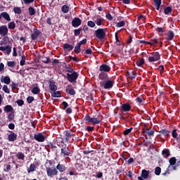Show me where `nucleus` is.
<instances>
[{
  "instance_id": "obj_4",
  "label": "nucleus",
  "mask_w": 180,
  "mask_h": 180,
  "mask_svg": "<svg viewBox=\"0 0 180 180\" xmlns=\"http://www.w3.org/2000/svg\"><path fill=\"white\" fill-rule=\"evenodd\" d=\"M94 36H96V39H98V40H103V39L106 37V28H98L95 31Z\"/></svg>"
},
{
  "instance_id": "obj_47",
  "label": "nucleus",
  "mask_w": 180,
  "mask_h": 180,
  "mask_svg": "<svg viewBox=\"0 0 180 180\" xmlns=\"http://www.w3.org/2000/svg\"><path fill=\"white\" fill-rule=\"evenodd\" d=\"M7 65H8V67H10V68H13L16 67V62H15L14 60L8 61Z\"/></svg>"
},
{
  "instance_id": "obj_5",
  "label": "nucleus",
  "mask_w": 180,
  "mask_h": 180,
  "mask_svg": "<svg viewBox=\"0 0 180 180\" xmlns=\"http://www.w3.org/2000/svg\"><path fill=\"white\" fill-rule=\"evenodd\" d=\"M115 82L112 80L107 79L105 81H102L100 82V86L101 88H103V89H110L111 88H113V84Z\"/></svg>"
},
{
  "instance_id": "obj_55",
  "label": "nucleus",
  "mask_w": 180,
  "mask_h": 180,
  "mask_svg": "<svg viewBox=\"0 0 180 180\" xmlns=\"http://www.w3.org/2000/svg\"><path fill=\"white\" fill-rule=\"evenodd\" d=\"M115 40H116V44L117 46H120V44H122V42L119 39V35L117 34V32H115Z\"/></svg>"
},
{
  "instance_id": "obj_19",
  "label": "nucleus",
  "mask_w": 180,
  "mask_h": 180,
  "mask_svg": "<svg viewBox=\"0 0 180 180\" xmlns=\"http://www.w3.org/2000/svg\"><path fill=\"white\" fill-rule=\"evenodd\" d=\"M0 46H1V47H6V46H10L9 37H4L1 41H0Z\"/></svg>"
},
{
  "instance_id": "obj_6",
  "label": "nucleus",
  "mask_w": 180,
  "mask_h": 180,
  "mask_svg": "<svg viewBox=\"0 0 180 180\" xmlns=\"http://www.w3.org/2000/svg\"><path fill=\"white\" fill-rule=\"evenodd\" d=\"M78 77H79V75L77 72H72L71 74L68 73L66 78L69 82H77V79H78Z\"/></svg>"
},
{
  "instance_id": "obj_22",
  "label": "nucleus",
  "mask_w": 180,
  "mask_h": 180,
  "mask_svg": "<svg viewBox=\"0 0 180 180\" xmlns=\"http://www.w3.org/2000/svg\"><path fill=\"white\" fill-rule=\"evenodd\" d=\"M1 82H3L4 84H6V85H9L11 84V77L9 76H2L1 77Z\"/></svg>"
},
{
  "instance_id": "obj_46",
  "label": "nucleus",
  "mask_w": 180,
  "mask_h": 180,
  "mask_svg": "<svg viewBox=\"0 0 180 180\" xmlns=\"http://www.w3.org/2000/svg\"><path fill=\"white\" fill-rule=\"evenodd\" d=\"M75 53H76V54H79V53H81V45L78 43L75 47Z\"/></svg>"
},
{
  "instance_id": "obj_61",
  "label": "nucleus",
  "mask_w": 180,
  "mask_h": 180,
  "mask_svg": "<svg viewBox=\"0 0 180 180\" xmlns=\"http://www.w3.org/2000/svg\"><path fill=\"white\" fill-rule=\"evenodd\" d=\"M2 89L6 94H11V91H9V89L8 88L7 85H4Z\"/></svg>"
},
{
  "instance_id": "obj_34",
  "label": "nucleus",
  "mask_w": 180,
  "mask_h": 180,
  "mask_svg": "<svg viewBox=\"0 0 180 180\" xmlns=\"http://www.w3.org/2000/svg\"><path fill=\"white\" fill-rule=\"evenodd\" d=\"M153 2H154V6H155L157 11H160L162 0H153Z\"/></svg>"
},
{
  "instance_id": "obj_24",
  "label": "nucleus",
  "mask_w": 180,
  "mask_h": 180,
  "mask_svg": "<svg viewBox=\"0 0 180 180\" xmlns=\"http://www.w3.org/2000/svg\"><path fill=\"white\" fill-rule=\"evenodd\" d=\"M63 50H67V51H72L74 50V46L70 44H64L63 46Z\"/></svg>"
},
{
  "instance_id": "obj_27",
  "label": "nucleus",
  "mask_w": 180,
  "mask_h": 180,
  "mask_svg": "<svg viewBox=\"0 0 180 180\" xmlns=\"http://www.w3.org/2000/svg\"><path fill=\"white\" fill-rule=\"evenodd\" d=\"M162 155H163L164 158H168L171 155V153L169 152V149L165 148L162 151Z\"/></svg>"
},
{
  "instance_id": "obj_38",
  "label": "nucleus",
  "mask_w": 180,
  "mask_h": 180,
  "mask_svg": "<svg viewBox=\"0 0 180 180\" xmlns=\"http://www.w3.org/2000/svg\"><path fill=\"white\" fill-rule=\"evenodd\" d=\"M154 130H150L148 128L143 130V134H147L148 136H154Z\"/></svg>"
},
{
  "instance_id": "obj_16",
  "label": "nucleus",
  "mask_w": 180,
  "mask_h": 180,
  "mask_svg": "<svg viewBox=\"0 0 180 180\" xmlns=\"http://www.w3.org/2000/svg\"><path fill=\"white\" fill-rule=\"evenodd\" d=\"M81 23H82V20H81L79 18H75L72 20V26L73 27H78L79 26H81Z\"/></svg>"
},
{
  "instance_id": "obj_33",
  "label": "nucleus",
  "mask_w": 180,
  "mask_h": 180,
  "mask_svg": "<svg viewBox=\"0 0 180 180\" xmlns=\"http://www.w3.org/2000/svg\"><path fill=\"white\" fill-rule=\"evenodd\" d=\"M92 49L91 48H89L86 50H82V54L83 56H86V55H89V56H91V54H92Z\"/></svg>"
},
{
  "instance_id": "obj_51",
  "label": "nucleus",
  "mask_w": 180,
  "mask_h": 180,
  "mask_svg": "<svg viewBox=\"0 0 180 180\" xmlns=\"http://www.w3.org/2000/svg\"><path fill=\"white\" fill-rule=\"evenodd\" d=\"M53 98H61V93L60 91H53L52 94Z\"/></svg>"
},
{
  "instance_id": "obj_8",
  "label": "nucleus",
  "mask_w": 180,
  "mask_h": 180,
  "mask_svg": "<svg viewBox=\"0 0 180 180\" xmlns=\"http://www.w3.org/2000/svg\"><path fill=\"white\" fill-rule=\"evenodd\" d=\"M34 139L36 140V141H38L39 143H43L47 139V136L43 135L41 133L35 134L34 135Z\"/></svg>"
},
{
  "instance_id": "obj_1",
  "label": "nucleus",
  "mask_w": 180,
  "mask_h": 180,
  "mask_svg": "<svg viewBox=\"0 0 180 180\" xmlns=\"http://www.w3.org/2000/svg\"><path fill=\"white\" fill-rule=\"evenodd\" d=\"M51 165H53L51 160H47L45 167L48 176H54L58 174V170L56 167H51Z\"/></svg>"
},
{
  "instance_id": "obj_56",
  "label": "nucleus",
  "mask_w": 180,
  "mask_h": 180,
  "mask_svg": "<svg viewBox=\"0 0 180 180\" xmlns=\"http://www.w3.org/2000/svg\"><path fill=\"white\" fill-rule=\"evenodd\" d=\"M16 26L18 27V29H21L22 25H23V22L20 21V20H15Z\"/></svg>"
},
{
  "instance_id": "obj_39",
  "label": "nucleus",
  "mask_w": 180,
  "mask_h": 180,
  "mask_svg": "<svg viewBox=\"0 0 180 180\" xmlns=\"http://www.w3.org/2000/svg\"><path fill=\"white\" fill-rule=\"evenodd\" d=\"M32 94H34V95H37L38 94H40V88L39 86H34L31 90Z\"/></svg>"
},
{
  "instance_id": "obj_48",
  "label": "nucleus",
  "mask_w": 180,
  "mask_h": 180,
  "mask_svg": "<svg viewBox=\"0 0 180 180\" xmlns=\"http://www.w3.org/2000/svg\"><path fill=\"white\" fill-rule=\"evenodd\" d=\"M148 44H149L150 46H155V44H158V39H151L150 41H148Z\"/></svg>"
},
{
  "instance_id": "obj_10",
  "label": "nucleus",
  "mask_w": 180,
  "mask_h": 180,
  "mask_svg": "<svg viewBox=\"0 0 180 180\" xmlns=\"http://www.w3.org/2000/svg\"><path fill=\"white\" fill-rule=\"evenodd\" d=\"M153 56H150L148 58L149 63H154L155 61H158L161 58V56H160V53L158 52H153L150 53Z\"/></svg>"
},
{
  "instance_id": "obj_44",
  "label": "nucleus",
  "mask_w": 180,
  "mask_h": 180,
  "mask_svg": "<svg viewBox=\"0 0 180 180\" xmlns=\"http://www.w3.org/2000/svg\"><path fill=\"white\" fill-rule=\"evenodd\" d=\"M8 27L11 30H14L15 27H16V23H15L13 21H11L8 24Z\"/></svg>"
},
{
  "instance_id": "obj_32",
  "label": "nucleus",
  "mask_w": 180,
  "mask_h": 180,
  "mask_svg": "<svg viewBox=\"0 0 180 180\" xmlns=\"http://www.w3.org/2000/svg\"><path fill=\"white\" fill-rule=\"evenodd\" d=\"M70 85H68L67 87H66V89H65V92L67 94H70V95L73 96V95H75L76 92H75V90L74 89H68V88H70Z\"/></svg>"
},
{
  "instance_id": "obj_13",
  "label": "nucleus",
  "mask_w": 180,
  "mask_h": 180,
  "mask_svg": "<svg viewBox=\"0 0 180 180\" xmlns=\"http://www.w3.org/2000/svg\"><path fill=\"white\" fill-rule=\"evenodd\" d=\"M8 32L9 30H8V27L6 25L0 26V36L2 37H6Z\"/></svg>"
},
{
  "instance_id": "obj_11",
  "label": "nucleus",
  "mask_w": 180,
  "mask_h": 180,
  "mask_svg": "<svg viewBox=\"0 0 180 180\" xmlns=\"http://www.w3.org/2000/svg\"><path fill=\"white\" fill-rule=\"evenodd\" d=\"M131 110V105H130V103H126L121 105L120 112L121 113H127V112H130Z\"/></svg>"
},
{
  "instance_id": "obj_12",
  "label": "nucleus",
  "mask_w": 180,
  "mask_h": 180,
  "mask_svg": "<svg viewBox=\"0 0 180 180\" xmlns=\"http://www.w3.org/2000/svg\"><path fill=\"white\" fill-rule=\"evenodd\" d=\"M0 51H3L4 54H11L12 53V46L11 45H6V46H0Z\"/></svg>"
},
{
  "instance_id": "obj_17",
  "label": "nucleus",
  "mask_w": 180,
  "mask_h": 180,
  "mask_svg": "<svg viewBox=\"0 0 180 180\" xmlns=\"http://www.w3.org/2000/svg\"><path fill=\"white\" fill-rule=\"evenodd\" d=\"M11 134L8 135V141H15L18 140V134H15V132L10 131Z\"/></svg>"
},
{
  "instance_id": "obj_63",
  "label": "nucleus",
  "mask_w": 180,
  "mask_h": 180,
  "mask_svg": "<svg viewBox=\"0 0 180 180\" xmlns=\"http://www.w3.org/2000/svg\"><path fill=\"white\" fill-rule=\"evenodd\" d=\"M136 101L137 102V103H139V105H141L143 103V96L137 97L136 98Z\"/></svg>"
},
{
  "instance_id": "obj_18",
  "label": "nucleus",
  "mask_w": 180,
  "mask_h": 180,
  "mask_svg": "<svg viewBox=\"0 0 180 180\" xmlns=\"http://www.w3.org/2000/svg\"><path fill=\"white\" fill-rule=\"evenodd\" d=\"M165 36H167L165 39L171 41L174 40V37H175V33H174V31L172 30H169L167 33H165Z\"/></svg>"
},
{
  "instance_id": "obj_9",
  "label": "nucleus",
  "mask_w": 180,
  "mask_h": 180,
  "mask_svg": "<svg viewBox=\"0 0 180 180\" xmlns=\"http://www.w3.org/2000/svg\"><path fill=\"white\" fill-rule=\"evenodd\" d=\"M70 154H71V150H70V148L67 146H65V147L60 149V155L64 157V158H68Z\"/></svg>"
},
{
  "instance_id": "obj_36",
  "label": "nucleus",
  "mask_w": 180,
  "mask_h": 180,
  "mask_svg": "<svg viewBox=\"0 0 180 180\" xmlns=\"http://www.w3.org/2000/svg\"><path fill=\"white\" fill-rule=\"evenodd\" d=\"M170 168L172 166L176 165V158L172 157L169 160Z\"/></svg>"
},
{
  "instance_id": "obj_14",
  "label": "nucleus",
  "mask_w": 180,
  "mask_h": 180,
  "mask_svg": "<svg viewBox=\"0 0 180 180\" xmlns=\"http://www.w3.org/2000/svg\"><path fill=\"white\" fill-rule=\"evenodd\" d=\"M48 84H49V86L50 89V91H51V92H56V91H57V85H56V81L50 79L48 81Z\"/></svg>"
},
{
  "instance_id": "obj_7",
  "label": "nucleus",
  "mask_w": 180,
  "mask_h": 180,
  "mask_svg": "<svg viewBox=\"0 0 180 180\" xmlns=\"http://www.w3.org/2000/svg\"><path fill=\"white\" fill-rule=\"evenodd\" d=\"M158 133H160L158 136L160 137V139H162V136H164L165 140H167L171 136V131H169L168 129H162L159 131Z\"/></svg>"
},
{
  "instance_id": "obj_26",
  "label": "nucleus",
  "mask_w": 180,
  "mask_h": 180,
  "mask_svg": "<svg viewBox=\"0 0 180 180\" xmlns=\"http://www.w3.org/2000/svg\"><path fill=\"white\" fill-rule=\"evenodd\" d=\"M150 175V170L143 169L141 172V176L143 179H147Z\"/></svg>"
},
{
  "instance_id": "obj_42",
  "label": "nucleus",
  "mask_w": 180,
  "mask_h": 180,
  "mask_svg": "<svg viewBox=\"0 0 180 180\" xmlns=\"http://www.w3.org/2000/svg\"><path fill=\"white\" fill-rule=\"evenodd\" d=\"M171 13H172V7L167 6L164 9L165 15H169Z\"/></svg>"
},
{
  "instance_id": "obj_49",
  "label": "nucleus",
  "mask_w": 180,
  "mask_h": 180,
  "mask_svg": "<svg viewBox=\"0 0 180 180\" xmlns=\"http://www.w3.org/2000/svg\"><path fill=\"white\" fill-rule=\"evenodd\" d=\"M131 130H133V127H131V128L127 129L124 131H123L124 136H129V134H130V133H131Z\"/></svg>"
},
{
  "instance_id": "obj_59",
  "label": "nucleus",
  "mask_w": 180,
  "mask_h": 180,
  "mask_svg": "<svg viewBox=\"0 0 180 180\" xmlns=\"http://www.w3.org/2000/svg\"><path fill=\"white\" fill-rule=\"evenodd\" d=\"M172 136L173 139H176L178 138V133L176 132V129H174L172 132Z\"/></svg>"
},
{
  "instance_id": "obj_52",
  "label": "nucleus",
  "mask_w": 180,
  "mask_h": 180,
  "mask_svg": "<svg viewBox=\"0 0 180 180\" xmlns=\"http://www.w3.org/2000/svg\"><path fill=\"white\" fill-rule=\"evenodd\" d=\"M25 63H26V56H25V55H23L21 56V60L20 61V65L23 66V65H25Z\"/></svg>"
},
{
  "instance_id": "obj_20",
  "label": "nucleus",
  "mask_w": 180,
  "mask_h": 180,
  "mask_svg": "<svg viewBox=\"0 0 180 180\" xmlns=\"http://www.w3.org/2000/svg\"><path fill=\"white\" fill-rule=\"evenodd\" d=\"M41 34V32H40L39 30L36 28L34 29V32L31 34L32 40L33 41L37 40V37H39V36H40Z\"/></svg>"
},
{
  "instance_id": "obj_25",
  "label": "nucleus",
  "mask_w": 180,
  "mask_h": 180,
  "mask_svg": "<svg viewBox=\"0 0 180 180\" xmlns=\"http://www.w3.org/2000/svg\"><path fill=\"white\" fill-rule=\"evenodd\" d=\"M56 169L60 172H64L66 171L67 168L65 167V165L58 163L56 166Z\"/></svg>"
},
{
  "instance_id": "obj_45",
  "label": "nucleus",
  "mask_w": 180,
  "mask_h": 180,
  "mask_svg": "<svg viewBox=\"0 0 180 180\" xmlns=\"http://www.w3.org/2000/svg\"><path fill=\"white\" fill-rule=\"evenodd\" d=\"M62 12L63 13H68V11H70V7L67 5H63L61 8Z\"/></svg>"
},
{
  "instance_id": "obj_40",
  "label": "nucleus",
  "mask_w": 180,
  "mask_h": 180,
  "mask_svg": "<svg viewBox=\"0 0 180 180\" xmlns=\"http://www.w3.org/2000/svg\"><path fill=\"white\" fill-rule=\"evenodd\" d=\"M41 59L42 63H44V64H49V63L51 62V60L50 59V58H47L44 56H41Z\"/></svg>"
},
{
  "instance_id": "obj_35",
  "label": "nucleus",
  "mask_w": 180,
  "mask_h": 180,
  "mask_svg": "<svg viewBox=\"0 0 180 180\" xmlns=\"http://www.w3.org/2000/svg\"><path fill=\"white\" fill-rule=\"evenodd\" d=\"M4 110L6 112V113H9V112H13V107H12L11 105H7L4 107Z\"/></svg>"
},
{
  "instance_id": "obj_53",
  "label": "nucleus",
  "mask_w": 180,
  "mask_h": 180,
  "mask_svg": "<svg viewBox=\"0 0 180 180\" xmlns=\"http://www.w3.org/2000/svg\"><path fill=\"white\" fill-rule=\"evenodd\" d=\"M81 32H82V28L74 30L75 36H79V34H81Z\"/></svg>"
},
{
  "instance_id": "obj_31",
  "label": "nucleus",
  "mask_w": 180,
  "mask_h": 180,
  "mask_svg": "<svg viewBox=\"0 0 180 180\" xmlns=\"http://www.w3.org/2000/svg\"><path fill=\"white\" fill-rule=\"evenodd\" d=\"M48 147L51 150L52 153H56V154H57V146H53L51 142H49L48 143Z\"/></svg>"
},
{
  "instance_id": "obj_15",
  "label": "nucleus",
  "mask_w": 180,
  "mask_h": 180,
  "mask_svg": "<svg viewBox=\"0 0 180 180\" xmlns=\"http://www.w3.org/2000/svg\"><path fill=\"white\" fill-rule=\"evenodd\" d=\"M99 71H101V72H105V73L110 72V66L106 64H103L100 65Z\"/></svg>"
},
{
  "instance_id": "obj_3",
  "label": "nucleus",
  "mask_w": 180,
  "mask_h": 180,
  "mask_svg": "<svg viewBox=\"0 0 180 180\" xmlns=\"http://www.w3.org/2000/svg\"><path fill=\"white\" fill-rule=\"evenodd\" d=\"M64 139L68 144H71L74 141V137L75 136V134L72 132L71 130H66L64 131Z\"/></svg>"
},
{
  "instance_id": "obj_29",
  "label": "nucleus",
  "mask_w": 180,
  "mask_h": 180,
  "mask_svg": "<svg viewBox=\"0 0 180 180\" xmlns=\"http://www.w3.org/2000/svg\"><path fill=\"white\" fill-rule=\"evenodd\" d=\"M25 153L22 152H18L16 154V158L17 160H19L20 161H25Z\"/></svg>"
},
{
  "instance_id": "obj_21",
  "label": "nucleus",
  "mask_w": 180,
  "mask_h": 180,
  "mask_svg": "<svg viewBox=\"0 0 180 180\" xmlns=\"http://www.w3.org/2000/svg\"><path fill=\"white\" fill-rule=\"evenodd\" d=\"M98 79H101V81H106L109 79L108 73L105 72H101L98 75Z\"/></svg>"
},
{
  "instance_id": "obj_41",
  "label": "nucleus",
  "mask_w": 180,
  "mask_h": 180,
  "mask_svg": "<svg viewBox=\"0 0 180 180\" xmlns=\"http://www.w3.org/2000/svg\"><path fill=\"white\" fill-rule=\"evenodd\" d=\"M28 12H29V15L30 16H33V15H36V10L32 6H30L28 8Z\"/></svg>"
},
{
  "instance_id": "obj_28",
  "label": "nucleus",
  "mask_w": 180,
  "mask_h": 180,
  "mask_svg": "<svg viewBox=\"0 0 180 180\" xmlns=\"http://www.w3.org/2000/svg\"><path fill=\"white\" fill-rule=\"evenodd\" d=\"M145 63H146V61L144 60V58H139L136 62V64L138 67H143V65H144Z\"/></svg>"
},
{
  "instance_id": "obj_64",
  "label": "nucleus",
  "mask_w": 180,
  "mask_h": 180,
  "mask_svg": "<svg viewBox=\"0 0 180 180\" xmlns=\"http://www.w3.org/2000/svg\"><path fill=\"white\" fill-rule=\"evenodd\" d=\"M87 25L89 26V27H94V26H96L95 22H94V21H88Z\"/></svg>"
},
{
  "instance_id": "obj_54",
  "label": "nucleus",
  "mask_w": 180,
  "mask_h": 180,
  "mask_svg": "<svg viewBox=\"0 0 180 180\" xmlns=\"http://www.w3.org/2000/svg\"><path fill=\"white\" fill-rule=\"evenodd\" d=\"M128 75H129V78L131 79H134V78H136V76L137 75L136 74V72L131 71V74H130V72H128Z\"/></svg>"
},
{
  "instance_id": "obj_43",
  "label": "nucleus",
  "mask_w": 180,
  "mask_h": 180,
  "mask_svg": "<svg viewBox=\"0 0 180 180\" xmlns=\"http://www.w3.org/2000/svg\"><path fill=\"white\" fill-rule=\"evenodd\" d=\"M65 69L67 71V72H74V68H72V67L70 66V65H65Z\"/></svg>"
},
{
  "instance_id": "obj_58",
  "label": "nucleus",
  "mask_w": 180,
  "mask_h": 180,
  "mask_svg": "<svg viewBox=\"0 0 180 180\" xmlns=\"http://www.w3.org/2000/svg\"><path fill=\"white\" fill-rule=\"evenodd\" d=\"M126 25V22L124 21H120L116 24L117 27H123Z\"/></svg>"
},
{
  "instance_id": "obj_50",
  "label": "nucleus",
  "mask_w": 180,
  "mask_h": 180,
  "mask_svg": "<svg viewBox=\"0 0 180 180\" xmlns=\"http://www.w3.org/2000/svg\"><path fill=\"white\" fill-rule=\"evenodd\" d=\"M13 12L17 13V15H20L22 13V8L20 7H14Z\"/></svg>"
},
{
  "instance_id": "obj_57",
  "label": "nucleus",
  "mask_w": 180,
  "mask_h": 180,
  "mask_svg": "<svg viewBox=\"0 0 180 180\" xmlns=\"http://www.w3.org/2000/svg\"><path fill=\"white\" fill-rule=\"evenodd\" d=\"M15 103L18 105V106H23L25 105V101L22 99L17 100Z\"/></svg>"
},
{
  "instance_id": "obj_37",
  "label": "nucleus",
  "mask_w": 180,
  "mask_h": 180,
  "mask_svg": "<svg viewBox=\"0 0 180 180\" xmlns=\"http://www.w3.org/2000/svg\"><path fill=\"white\" fill-rule=\"evenodd\" d=\"M35 169H36V165H34V163H32L27 171L28 174H30V172H34Z\"/></svg>"
},
{
  "instance_id": "obj_2",
  "label": "nucleus",
  "mask_w": 180,
  "mask_h": 180,
  "mask_svg": "<svg viewBox=\"0 0 180 180\" xmlns=\"http://www.w3.org/2000/svg\"><path fill=\"white\" fill-rule=\"evenodd\" d=\"M84 120L87 123H92L93 124H99L102 122V118L99 116L95 115V117H91L89 115H85Z\"/></svg>"
},
{
  "instance_id": "obj_23",
  "label": "nucleus",
  "mask_w": 180,
  "mask_h": 180,
  "mask_svg": "<svg viewBox=\"0 0 180 180\" xmlns=\"http://www.w3.org/2000/svg\"><path fill=\"white\" fill-rule=\"evenodd\" d=\"M105 20L101 17V15H98L96 20H95V23L97 25V26H102L103 25V21Z\"/></svg>"
},
{
  "instance_id": "obj_62",
  "label": "nucleus",
  "mask_w": 180,
  "mask_h": 180,
  "mask_svg": "<svg viewBox=\"0 0 180 180\" xmlns=\"http://www.w3.org/2000/svg\"><path fill=\"white\" fill-rule=\"evenodd\" d=\"M34 101V97H33V96H28L27 98V103H32V102H33Z\"/></svg>"
},
{
  "instance_id": "obj_30",
  "label": "nucleus",
  "mask_w": 180,
  "mask_h": 180,
  "mask_svg": "<svg viewBox=\"0 0 180 180\" xmlns=\"http://www.w3.org/2000/svg\"><path fill=\"white\" fill-rule=\"evenodd\" d=\"M1 18L5 19V20H7V22H11V15H9V13L7 12L1 13Z\"/></svg>"
},
{
  "instance_id": "obj_60",
  "label": "nucleus",
  "mask_w": 180,
  "mask_h": 180,
  "mask_svg": "<svg viewBox=\"0 0 180 180\" xmlns=\"http://www.w3.org/2000/svg\"><path fill=\"white\" fill-rule=\"evenodd\" d=\"M155 174L156 175H160L161 174V167H156L155 168Z\"/></svg>"
}]
</instances>
